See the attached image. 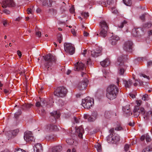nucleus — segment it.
Returning <instances> with one entry per match:
<instances>
[{"label":"nucleus","mask_w":152,"mask_h":152,"mask_svg":"<svg viewBox=\"0 0 152 152\" xmlns=\"http://www.w3.org/2000/svg\"><path fill=\"white\" fill-rule=\"evenodd\" d=\"M118 92L117 87L114 85H111L107 89L106 96L108 99L113 100L116 97Z\"/></svg>","instance_id":"1"},{"label":"nucleus","mask_w":152,"mask_h":152,"mask_svg":"<svg viewBox=\"0 0 152 152\" xmlns=\"http://www.w3.org/2000/svg\"><path fill=\"white\" fill-rule=\"evenodd\" d=\"M134 116L137 117L140 114H142L143 118L146 120L148 119L151 116L152 120V112L151 111L146 112L145 110L143 108H141L139 109L137 107H135L134 110Z\"/></svg>","instance_id":"2"},{"label":"nucleus","mask_w":152,"mask_h":152,"mask_svg":"<svg viewBox=\"0 0 152 152\" xmlns=\"http://www.w3.org/2000/svg\"><path fill=\"white\" fill-rule=\"evenodd\" d=\"M126 56H122L118 59L117 64H118L120 67L119 69L118 73L120 75H123L125 72L126 66L124 65V61L125 60Z\"/></svg>","instance_id":"3"},{"label":"nucleus","mask_w":152,"mask_h":152,"mask_svg":"<svg viewBox=\"0 0 152 152\" xmlns=\"http://www.w3.org/2000/svg\"><path fill=\"white\" fill-rule=\"evenodd\" d=\"M94 99L89 97H87L83 99L81 104L85 108L90 109L94 104Z\"/></svg>","instance_id":"4"},{"label":"nucleus","mask_w":152,"mask_h":152,"mask_svg":"<svg viewBox=\"0 0 152 152\" xmlns=\"http://www.w3.org/2000/svg\"><path fill=\"white\" fill-rule=\"evenodd\" d=\"M44 57L46 61V63L44 64L45 68H49L52 63L55 62L56 60L55 56L51 54H49L44 56Z\"/></svg>","instance_id":"5"},{"label":"nucleus","mask_w":152,"mask_h":152,"mask_svg":"<svg viewBox=\"0 0 152 152\" xmlns=\"http://www.w3.org/2000/svg\"><path fill=\"white\" fill-rule=\"evenodd\" d=\"M100 26L101 28L100 35L102 37H105L107 35L108 28L107 25L105 21L102 20L100 23Z\"/></svg>","instance_id":"6"},{"label":"nucleus","mask_w":152,"mask_h":152,"mask_svg":"<svg viewBox=\"0 0 152 152\" xmlns=\"http://www.w3.org/2000/svg\"><path fill=\"white\" fill-rule=\"evenodd\" d=\"M67 92V90L64 87H58L54 92L55 95L59 97L65 96Z\"/></svg>","instance_id":"7"},{"label":"nucleus","mask_w":152,"mask_h":152,"mask_svg":"<svg viewBox=\"0 0 152 152\" xmlns=\"http://www.w3.org/2000/svg\"><path fill=\"white\" fill-rule=\"evenodd\" d=\"M65 51L70 55L73 54L75 51V48L71 43H65L64 44Z\"/></svg>","instance_id":"8"},{"label":"nucleus","mask_w":152,"mask_h":152,"mask_svg":"<svg viewBox=\"0 0 152 152\" xmlns=\"http://www.w3.org/2000/svg\"><path fill=\"white\" fill-rule=\"evenodd\" d=\"M2 6L3 8L14 7L15 4L13 0H4L2 2Z\"/></svg>","instance_id":"9"},{"label":"nucleus","mask_w":152,"mask_h":152,"mask_svg":"<svg viewBox=\"0 0 152 152\" xmlns=\"http://www.w3.org/2000/svg\"><path fill=\"white\" fill-rule=\"evenodd\" d=\"M88 82L86 78H84L82 81L79 83L77 86L78 88L81 90L86 89L88 85Z\"/></svg>","instance_id":"10"},{"label":"nucleus","mask_w":152,"mask_h":152,"mask_svg":"<svg viewBox=\"0 0 152 152\" xmlns=\"http://www.w3.org/2000/svg\"><path fill=\"white\" fill-rule=\"evenodd\" d=\"M133 45L132 42L131 41H126L124 45V49L126 51L131 52Z\"/></svg>","instance_id":"11"},{"label":"nucleus","mask_w":152,"mask_h":152,"mask_svg":"<svg viewBox=\"0 0 152 152\" xmlns=\"http://www.w3.org/2000/svg\"><path fill=\"white\" fill-rule=\"evenodd\" d=\"M102 51V48L100 47H97L95 50L91 51V55L92 57H96L100 56Z\"/></svg>","instance_id":"12"},{"label":"nucleus","mask_w":152,"mask_h":152,"mask_svg":"<svg viewBox=\"0 0 152 152\" xmlns=\"http://www.w3.org/2000/svg\"><path fill=\"white\" fill-rule=\"evenodd\" d=\"M85 68L84 64L81 62H78L75 64V70H83Z\"/></svg>","instance_id":"13"},{"label":"nucleus","mask_w":152,"mask_h":152,"mask_svg":"<svg viewBox=\"0 0 152 152\" xmlns=\"http://www.w3.org/2000/svg\"><path fill=\"white\" fill-rule=\"evenodd\" d=\"M84 132V129L81 126L76 128V134L80 138H81L83 137V134Z\"/></svg>","instance_id":"14"},{"label":"nucleus","mask_w":152,"mask_h":152,"mask_svg":"<svg viewBox=\"0 0 152 152\" xmlns=\"http://www.w3.org/2000/svg\"><path fill=\"white\" fill-rule=\"evenodd\" d=\"M119 39V38L118 36L114 35L110 38L109 42L112 45H115Z\"/></svg>","instance_id":"15"},{"label":"nucleus","mask_w":152,"mask_h":152,"mask_svg":"<svg viewBox=\"0 0 152 152\" xmlns=\"http://www.w3.org/2000/svg\"><path fill=\"white\" fill-rule=\"evenodd\" d=\"M43 147L40 143H37L34 147V152H42Z\"/></svg>","instance_id":"16"},{"label":"nucleus","mask_w":152,"mask_h":152,"mask_svg":"<svg viewBox=\"0 0 152 152\" xmlns=\"http://www.w3.org/2000/svg\"><path fill=\"white\" fill-rule=\"evenodd\" d=\"M57 130V126L54 125H48L45 129V131L48 132H50L52 131H56Z\"/></svg>","instance_id":"17"},{"label":"nucleus","mask_w":152,"mask_h":152,"mask_svg":"<svg viewBox=\"0 0 152 152\" xmlns=\"http://www.w3.org/2000/svg\"><path fill=\"white\" fill-rule=\"evenodd\" d=\"M46 102V99H42L40 100V102H38L36 103V105L38 107H40L41 106L43 107H45L47 106Z\"/></svg>","instance_id":"18"},{"label":"nucleus","mask_w":152,"mask_h":152,"mask_svg":"<svg viewBox=\"0 0 152 152\" xmlns=\"http://www.w3.org/2000/svg\"><path fill=\"white\" fill-rule=\"evenodd\" d=\"M110 138L109 139H111L112 141H113V142H115L119 141L120 140V137L117 134H114V135H113L112 137H110V136L109 137Z\"/></svg>","instance_id":"19"},{"label":"nucleus","mask_w":152,"mask_h":152,"mask_svg":"<svg viewBox=\"0 0 152 152\" xmlns=\"http://www.w3.org/2000/svg\"><path fill=\"white\" fill-rule=\"evenodd\" d=\"M62 149L61 146H58L53 147L51 149H49L48 152H60Z\"/></svg>","instance_id":"20"},{"label":"nucleus","mask_w":152,"mask_h":152,"mask_svg":"<svg viewBox=\"0 0 152 152\" xmlns=\"http://www.w3.org/2000/svg\"><path fill=\"white\" fill-rule=\"evenodd\" d=\"M97 116V113L96 112H94L92 113V115L88 118V120L89 121H94L96 119Z\"/></svg>","instance_id":"21"},{"label":"nucleus","mask_w":152,"mask_h":152,"mask_svg":"<svg viewBox=\"0 0 152 152\" xmlns=\"http://www.w3.org/2000/svg\"><path fill=\"white\" fill-rule=\"evenodd\" d=\"M32 136L33 134H32L31 132L30 131H27L25 133L24 138V140L26 141Z\"/></svg>","instance_id":"22"},{"label":"nucleus","mask_w":152,"mask_h":152,"mask_svg":"<svg viewBox=\"0 0 152 152\" xmlns=\"http://www.w3.org/2000/svg\"><path fill=\"white\" fill-rule=\"evenodd\" d=\"M101 66L104 67L108 66L110 64V61L108 59H106L100 62Z\"/></svg>","instance_id":"23"},{"label":"nucleus","mask_w":152,"mask_h":152,"mask_svg":"<svg viewBox=\"0 0 152 152\" xmlns=\"http://www.w3.org/2000/svg\"><path fill=\"white\" fill-rule=\"evenodd\" d=\"M124 112L128 115H132V113L130 111V109L129 106H126L123 107V108Z\"/></svg>","instance_id":"24"},{"label":"nucleus","mask_w":152,"mask_h":152,"mask_svg":"<svg viewBox=\"0 0 152 152\" xmlns=\"http://www.w3.org/2000/svg\"><path fill=\"white\" fill-rule=\"evenodd\" d=\"M124 83L125 84V86L126 88H129L132 85V81L129 80L127 81L124 80Z\"/></svg>","instance_id":"25"},{"label":"nucleus","mask_w":152,"mask_h":152,"mask_svg":"<svg viewBox=\"0 0 152 152\" xmlns=\"http://www.w3.org/2000/svg\"><path fill=\"white\" fill-rule=\"evenodd\" d=\"M60 114L59 112L57 111H54L51 113V115L54 117L55 119L58 118L60 117Z\"/></svg>","instance_id":"26"},{"label":"nucleus","mask_w":152,"mask_h":152,"mask_svg":"<svg viewBox=\"0 0 152 152\" xmlns=\"http://www.w3.org/2000/svg\"><path fill=\"white\" fill-rule=\"evenodd\" d=\"M46 103L47 104V106L46 107H51L53 106L54 102L52 99H50L49 101V102H48V100L47 99L46 100Z\"/></svg>","instance_id":"27"},{"label":"nucleus","mask_w":152,"mask_h":152,"mask_svg":"<svg viewBox=\"0 0 152 152\" xmlns=\"http://www.w3.org/2000/svg\"><path fill=\"white\" fill-rule=\"evenodd\" d=\"M152 145H149L144 149L142 152H152Z\"/></svg>","instance_id":"28"},{"label":"nucleus","mask_w":152,"mask_h":152,"mask_svg":"<svg viewBox=\"0 0 152 152\" xmlns=\"http://www.w3.org/2000/svg\"><path fill=\"white\" fill-rule=\"evenodd\" d=\"M94 147L98 152H100L101 151V146L100 144L97 143L95 144L94 145Z\"/></svg>","instance_id":"29"},{"label":"nucleus","mask_w":152,"mask_h":152,"mask_svg":"<svg viewBox=\"0 0 152 152\" xmlns=\"http://www.w3.org/2000/svg\"><path fill=\"white\" fill-rule=\"evenodd\" d=\"M124 4L127 6H130L132 4L131 0H123Z\"/></svg>","instance_id":"30"},{"label":"nucleus","mask_w":152,"mask_h":152,"mask_svg":"<svg viewBox=\"0 0 152 152\" xmlns=\"http://www.w3.org/2000/svg\"><path fill=\"white\" fill-rule=\"evenodd\" d=\"M32 105L28 104H25L24 105L23 109L24 110H26L29 108L31 107V106Z\"/></svg>","instance_id":"31"},{"label":"nucleus","mask_w":152,"mask_h":152,"mask_svg":"<svg viewBox=\"0 0 152 152\" xmlns=\"http://www.w3.org/2000/svg\"><path fill=\"white\" fill-rule=\"evenodd\" d=\"M19 130L18 129H17L11 131V133L13 136H16L18 133Z\"/></svg>","instance_id":"32"},{"label":"nucleus","mask_w":152,"mask_h":152,"mask_svg":"<svg viewBox=\"0 0 152 152\" xmlns=\"http://www.w3.org/2000/svg\"><path fill=\"white\" fill-rule=\"evenodd\" d=\"M111 113L110 111H106L104 115V117L106 118H108L111 115Z\"/></svg>","instance_id":"33"},{"label":"nucleus","mask_w":152,"mask_h":152,"mask_svg":"<svg viewBox=\"0 0 152 152\" xmlns=\"http://www.w3.org/2000/svg\"><path fill=\"white\" fill-rule=\"evenodd\" d=\"M57 11L56 10L53 8H51L49 10V12L50 14L53 15H56V13Z\"/></svg>","instance_id":"34"},{"label":"nucleus","mask_w":152,"mask_h":152,"mask_svg":"<svg viewBox=\"0 0 152 152\" xmlns=\"http://www.w3.org/2000/svg\"><path fill=\"white\" fill-rule=\"evenodd\" d=\"M66 142L69 144L72 145L74 142V140L72 139H67Z\"/></svg>","instance_id":"35"},{"label":"nucleus","mask_w":152,"mask_h":152,"mask_svg":"<svg viewBox=\"0 0 152 152\" xmlns=\"http://www.w3.org/2000/svg\"><path fill=\"white\" fill-rule=\"evenodd\" d=\"M138 28L133 29L132 30V33L134 36H137L138 33L137 32Z\"/></svg>","instance_id":"36"},{"label":"nucleus","mask_w":152,"mask_h":152,"mask_svg":"<svg viewBox=\"0 0 152 152\" xmlns=\"http://www.w3.org/2000/svg\"><path fill=\"white\" fill-rule=\"evenodd\" d=\"M58 40L59 43H60L62 40V36L61 34H58L57 36Z\"/></svg>","instance_id":"37"},{"label":"nucleus","mask_w":152,"mask_h":152,"mask_svg":"<svg viewBox=\"0 0 152 152\" xmlns=\"http://www.w3.org/2000/svg\"><path fill=\"white\" fill-rule=\"evenodd\" d=\"M21 113V111L20 109L18 110L17 112H16L14 115V116L15 118L18 117Z\"/></svg>","instance_id":"38"},{"label":"nucleus","mask_w":152,"mask_h":152,"mask_svg":"<svg viewBox=\"0 0 152 152\" xmlns=\"http://www.w3.org/2000/svg\"><path fill=\"white\" fill-rule=\"evenodd\" d=\"M142 103V101L140 100L136 101V103L137 104V106H135L134 108H135V107H137L139 109H140V108H141V107L139 108L138 106H140L141 105Z\"/></svg>","instance_id":"39"},{"label":"nucleus","mask_w":152,"mask_h":152,"mask_svg":"<svg viewBox=\"0 0 152 152\" xmlns=\"http://www.w3.org/2000/svg\"><path fill=\"white\" fill-rule=\"evenodd\" d=\"M111 11L113 13L115 14L118 12L117 10L116 9L115 7L111 8Z\"/></svg>","instance_id":"40"},{"label":"nucleus","mask_w":152,"mask_h":152,"mask_svg":"<svg viewBox=\"0 0 152 152\" xmlns=\"http://www.w3.org/2000/svg\"><path fill=\"white\" fill-rule=\"evenodd\" d=\"M127 23V22L126 20H124L120 25H118V27L120 28H122L124 25Z\"/></svg>","instance_id":"41"},{"label":"nucleus","mask_w":152,"mask_h":152,"mask_svg":"<svg viewBox=\"0 0 152 152\" xmlns=\"http://www.w3.org/2000/svg\"><path fill=\"white\" fill-rule=\"evenodd\" d=\"M99 4L103 7H106V4L105 1H99Z\"/></svg>","instance_id":"42"},{"label":"nucleus","mask_w":152,"mask_h":152,"mask_svg":"<svg viewBox=\"0 0 152 152\" xmlns=\"http://www.w3.org/2000/svg\"><path fill=\"white\" fill-rule=\"evenodd\" d=\"M145 139L146 141L147 142H150L151 140V138H150L148 134H146L145 135Z\"/></svg>","instance_id":"43"},{"label":"nucleus","mask_w":152,"mask_h":152,"mask_svg":"<svg viewBox=\"0 0 152 152\" xmlns=\"http://www.w3.org/2000/svg\"><path fill=\"white\" fill-rule=\"evenodd\" d=\"M15 152H26V151L23 149L19 148H16L15 151Z\"/></svg>","instance_id":"44"},{"label":"nucleus","mask_w":152,"mask_h":152,"mask_svg":"<svg viewBox=\"0 0 152 152\" xmlns=\"http://www.w3.org/2000/svg\"><path fill=\"white\" fill-rule=\"evenodd\" d=\"M136 82L139 83L140 85H141L142 84V81L140 82V80H136V82L135 83H134V84H133L134 86H137V82Z\"/></svg>","instance_id":"45"},{"label":"nucleus","mask_w":152,"mask_h":152,"mask_svg":"<svg viewBox=\"0 0 152 152\" xmlns=\"http://www.w3.org/2000/svg\"><path fill=\"white\" fill-rule=\"evenodd\" d=\"M122 129V128L120 125H117V126L115 128V129L117 131L121 130Z\"/></svg>","instance_id":"46"},{"label":"nucleus","mask_w":152,"mask_h":152,"mask_svg":"<svg viewBox=\"0 0 152 152\" xmlns=\"http://www.w3.org/2000/svg\"><path fill=\"white\" fill-rule=\"evenodd\" d=\"M152 25L151 24L149 23H146L144 25V27L145 28H150L151 26Z\"/></svg>","instance_id":"47"},{"label":"nucleus","mask_w":152,"mask_h":152,"mask_svg":"<svg viewBox=\"0 0 152 152\" xmlns=\"http://www.w3.org/2000/svg\"><path fill=\"white\" fill-rule=\"evenodd\" d=\"M147 15V14H143L140 17V18L142 20H145V16Z\"/></svg>","instance_id":"48"},{"label":"nucleus","mask_w":152,"mask_h":152,"mask_svg":"<svg viewBox=\"0 0 152 152\" xmlns=\"http://www.w3.org/2000/svg\"><path fill=\"white\" fill-rule=\"evenodd\" d=\"M147 65L148 67H150L152 66V61H148L147 63Z\"/></svg>","instance_id":"49"},{"label":"nucleus","mask_w":152,"mask_h":152,"mask_svg":"<svg viewBox=\"0 0 152 152\" xmlns=\"http://www.w3.org/2000/svg\"><path fill=\"white\" fill-rule=\"evenodd\" d=\"M70 12L71 13H73L75 12V9L73 6H72L71 8H70Z\"/></svg>","instance_id":"50"},{"label":"nucleus","mask_w":152,"mask_h":152,"mask_svg":"<svg viewBox=\"0 0 152 152\" xmlns=\"http://www.w3.org/2000/svg\"><path fill=\"white\" fill-rule=\"evenodd\" d=\"M129 145L128 144H126L124 146V148L125 151L126 152L128 150L129 148Z\"/></svg>","instance_id":"51"},{"label":"nucleus","mask_w":152,"mask_h":152,"mask_svg":"<svg viewBox=\"0 0 152 152\" xmlns=\"http://www.w3.org/2000/svg\"><path fill=\"white\" fill-rule=\"evenodd\" d=\"M148 97V95L147 94H145L143 96L142 98V99L144 100H147Z\"/></svg>","instance_id":"52"},{"label":"nucleus","mask_w":152,"mask_h":152,"mask_svg":"<svg viewBox=\"0 0 152 152\" xmlns=\"http://www.w3.org/2000/svg\"><path fill=\"white\" fill-rule=\"evenodd\" d=\"M74 121L75 123H78L80 122V119L75 117H74Z\"/></svg>","instance_id":"53"},{"label":"nucleus","mask_w":152,"mask_h":152,"mask_svg":"<svg viewBox=\"0 0 152 152\" xmlns=\"http://www.w3.org/2000/svg\"><path fill=\"white\" fill-rule=\"evenodd\" d=\"M34 140V137L32 136V137H30V138H29L28 140H26V142H28L30 141H33Z\"/></svg>","instance_id":"54"},{"label":"nucleus","mask_w":152,"mask_h":152,"mask_svg":"<svg viewBox=\"0 0 152 152\" xmlns=\"http://www.w3.org/2000/svg\"><path fill=\"white\" fill-rule=\"evenodd\" d=\"M107 4L110 5H112L113 3V0H107Z\"/></svg>","instance_id":"55"},{"label":"nucleus","mask_w":152,"mask_h":152,"mask_svg":"<svg viewBox=\"0 0 152 152\" xmlns=\"http://www.w3.org/2000/svg\"><path fill=\"white\" fill-rule=\"evenodd\" d=\"M27 13L28 14H32V10L31 8H28L27 10Z\"/></svg>","instance_id":"56"},{"label":"nucleus","mask_w":152,"mask_h":152,"mask_svg":"<svg viewBox=\"0 0 152 152\" xmlns=\"http://www.w3.org/2000/svg\"><path fill=\"white\" fill-rule=\"evenodd\" d=\"M36 35L38 37H40L41 36V32L39 31H36Z\"/></svg>","instance_id":"57"},{"label":"nucleus","mask_w":152,"mask_h":152,"mask_svg":"<svg viewBox=\"0 0 152 152\" xmlns=\"http://www.w3.org/2000/svg\"><path fill=\"white\" fill-rule=\"evenodd\" d=\"M140 77H143L144 78H147V79H148L149 77L143 74H140Z\"/></svg>","instance_id":"58"},{"label":"nucleus","mask_w":152,"mask_h":152,"mask_svg":"<svg viewBox=\"0 0 152 152\" xmlns=\"http://www.w3.org/2000/svg\"><path fill=\"white\" fill-rule=\"evenodd\" d=\"M3 12L4 13H5L7 14H10V12L9 10H7V9H4L3 10Z\"/></svg>","instance_id":"59"},{"label":"nucleus","mask_w":152,"mask_h":152,"mask_svg":"<svg viewBox=\"0 0 152 152\" xmlns=\"http://www.w3.org/2000/svg\"><path fill=\"white\" fill-rule=\"evenodd\" d=\"M71 31L72 33V34L74 36H76V32L74 29H72L71 30Z\"/></svg>","instance_id":"60"},{"label":"nucleus","mask_w":152,"mask_h":152,"mask_svg":"<svg viewBox=\"0 0 152 152\" xmlns=\"http://www.w3.org/2000/svg\"><path fill=\"white\" fill-rule=\"evenodd\" d=\"M84 36L85 37H88L89 36V34L87 32H86L85 31H84L83 33Z\"/></svg>","instance_id":"61"},{"label":"nucleus","mask_w":152,"mask_h":152,"mask_svg":"<svg viewBox=\"0 0 152 152\" xmlns=\"http://www.w3.org/2000/svg\"><path fill=\"white\" fill-rule=\"evenodd\" d=\"M3 24L5 26H6L8 25V22L6 20H4L3 21Z\"/></svg>","instance_id":"62"},{"label":"nucleus","mask_w":152,"mask_h":152,"mask_svg":"<svg viewBox=\"0 0 152 152\" xmlns=\"http://www.w3.org/2000/svg\"><path fill=\"white\" fill-rule=\"evenodd\" d=\"M17 54L19 58H20L22 56V54L20 51L18 50L17 51Z\"/></svg>","instance_id":"63"},{"label":"nucleus","mask_w":152,"mask_h":152,"mask_svg":"<svg viewBox=\"0 0 152 152\" xmlns=\"http://www.w3.org/2000/svg\"><path fill=\"white\" fill-rule=\"evenodd\" d=\"M87 53V50H83V52H82V54L84 56H85V55Z\"/></svg>","instance_id":"64"}]
</instances>
